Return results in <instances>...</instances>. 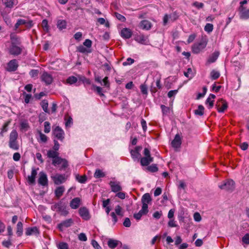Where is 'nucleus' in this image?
Here are the masks:
<instances>
[{
	"instance_id": "f257e3e1",
	"label": "nucleus",
	"mask_w": 249,
	"mask_h": 249,
	"mask_svg": "<svg viewBox=\"0 0 249 249\" xmlns=\"http://www.w3.org/2000/svg\"><path fill=\"white\" fill-rule=\"evenodd\" d=\"M144 157L141 158L140 162L142 166H145L148 165L151 162L153 161V158L151 156L149 149L145 148L143 151Z\"/></svg>"
},
{
	"instance_id": "f03ea898",
	"label": "nucleus",
	"mask_w": 249,
	"mask_h": 249,
	"mask_svg": "<svg viewBox=\"0 0 249 249\" xmlns=\"http://www.w3.org/2000/svg\"><path fill=\"white\" fill-rule=\"evenodd\" d=\"M235 182L231 179H229L219 185V187L222 190L232 191L235 187Z\"/></svg>"
},
{
	"instance_id": "7ed1b4c3",
	"label": "nucleus",
	"mask_w": 249,
	"mask_h": 249,
	"mask_svg": "<svg viewBox=\"0 0 249 249\" xmlns=\"http://www.w3.org/2000/svg\"><path fill=\"white\" fill-rule=\"evenodd\" d=\"M207 44V41L205 40H202L198 44H195L192 48L193 53L196 54L199 53L206 47Z\"/></svg>"
},
{
	"instance_id": "20e7f679",
	"label": "nucleus",
	"mask_w": 249,
	"mask_h": 249,
	"mask_svg": "<svg viewBox=\"0 0 249 249\" xmlns=\"http://www.w3.org/2000/svg\"><path fill=\"white\" fill-rule=\"evenodd\" d=\"M219 112H224L228 108L227 102L223 99H219L215 105Z\"/></svg>"
},
{
	"instance_id": "39448f33",
	"label": "nucleus",
	"mask_w": 249,
	"mask_h": 249,
	"mask_svg": "<svg viewBox=\"0 0 249 249\" xmlns=\"http://www.w3.org/2000/svg\"><path fill=\"white\" fill-rule=\"evenodd\" d=\"M38 183L40 185L46 186L48 185V180L47 176L44 172H40L39 173V178L38 179Z\"/></svg>"
},
{
	"instance_id": "423d86ee",
	"label": "nucleus",
	"mask_w": 249,
	"mask_h": 249,
	"mask_svg": "<svg viewBox=\"0 0 249 249\" xmlns=\"http://www.w3.org/2000/svg\"><path fill=\"white\" fill-rule=\"evenodd\" d=\"M41 80L42 82H44L46 85H50L53 80L52 76L48 73L44 71L41 76Z\"/></svg>"
},
{
	"instance_id": "0eeeda50",
	"label": "nucleus",
	"mask_w": 249,
	"mask_h": 249,
	"mask_svg": "<svg viewBox=\"0 0 249 249\" xmlns=\"http://www.w3.org/2000/svg\"><path fill=\"white\" fill-rule=\"evenodd\" d=\"M53 134L57 139L62 141L64 138L63 130L59 126H56L53 130Z\"/></svg>"
},
{
	"instance_id": "6e6552de",
	"label": "nucleus",
	"mask_w": 249,
	"mask_h": 249,
	"mask_svg": "<svg viewBox=\"0 0 249 249\" xmlns=\"http://www.w3.org/2000/svg\"><path fill=\"white\" fill-rule=\"evenodd\" d=\"M239 11L240 18L247 19L249 18V9H247L242 6L239 7Z\"/></svg>"
},
{
	"instance_id": "1a4fd4ad",
	"label": "nucleus",
	"mask_w": 249,
	"mask_h": 249,
	"mask_svg": "<svg viewBox=\"0 0 249 249\" xmlns=\"http://www.w3.org/2000/svg\"><path fill=\"white\" fill-rule=\"evenodd\" d=\"M73 222L72 219H67L59 224L57 226V228L59 231H62L64 228L70 227Z\"/></svg>"
},
{
	"instance_id": "9d476101",
	"label": "nucleus",
	"mask_w": 249,
	"mask_h": 249,
	"mask_svg": "<svg viewBox=\"0 0 249 249\" xmlns=\"http://www.w3.org/2000/svg\"><path fill=\"white\" fill-rule=\"evenodd\" d=\"M148 212V205L146 204H142L141 210L138 213L134 215V218H141L142 216H144Z\"/></svg>"
},
{
	"instance_id": "9b49d317",
	"label": "nucleus",
	"mask_w": 249,
	"mask_h": 249,
	"mask_svg": "<svg viewBox=\"0 0 249 249\" xmlns=\"http://www.w3.org/2000/svg\"><path fill=\"white\" fill-rule=\"evenodd\" d=\"M18 64L16 59L10 61L7 64V71H15L18 67Z\"/></svg>"
},
{
	"instance_id": "f8f14e48",
	"label": "nucleus",
	"mask_w": 249,
	"mask_h": 249,
	"mask_svg": "<svg viewBox=\"0 0 249 249\" xmlns=\"http://www.w3.org/2000/svg\"><path fill=\"white\" fill-rule=\"evenodd\" d=\"M111 191L114 193L120 192L122 190V187L119 182L116 181H110L109 183Z\"/></svg>"
},
{
	"instance_id": "ddd939ff",
	"label": "nucleus",
	"mask_w": 249,
	"mask_h": 249,
	"mask_svg": "<svg viewBox=\"0 0 249 249\" xmlns=\"http://www.w3.org/2000/svg\"><path fill=\"white\" fill-rule=\"evenodd\" d=\"M21 51V48L18 45H11L9 48L10 54L15 56L20 54Z\"/></svg>"
},
{
	"instance_id": "4468645a",
	"label": "nucleus",
	"mask_w": 249,
	"mask_h": 249,
	"mask_svg": "<svg viewBox=\"0 0 249 249\" xmlns=\"http://www.w3.org/2000/svg\"><path fill=\"white\" fill-rule=\"evenodd\" d=\"M172 146L175 148H179L181 144V138L178 134H177L171 142Z\"/></svg>"
},
{
	"instance_id": "2eb2a0df",
	"label": "nucleus",
	"mask_w": 249,
	"mask_h": 249,
	"mask_svg": "<svg viewBox=\"0 0 249 249\" xmlns=\"http://www.w3.org/2000/svg\"><path fill=\"white\" fill-rule=\"evenodd\" d=\"M39 234L38 229L36 227H29L26 229L25 234L27 236L37 235Z\"/></svg>"
},
{
	"instance_id": "dca6fc26",
	"label": "nucleus",
	"mask_w": 249,
	"mask_h": 249,
	"mask_svg": "<svg viewBox=\"0 0 249 249\" xmlns=\"http://www.w3.org/2000/svg\"><path fill=\"white\" fill-rule=\"evenodd\" d=\"M120 245V247L122 246V243L119 240L110 238L108 240L107 245L111 249H115L117 246Z\"/></svg>"
},
{
	"instance_id": "f3484780",
	"label": "nucleus",
	"mask_w": 249,
	"mask_h": 249,
	"mask_svg": "<svg viewBox=\"0 0 249 249\" xmlns=\"http://www.w3.org/2000/svg\"><path fill=\"white\" fill-rule=\"evenodd\" d=\"M152 27V23L147 20H143L139 23V27L142 30H149Z\"/></svg>"
},
{
	"instance_id": "a211bd4d",
	"label": "nucleus",
	"mask_w": 249,
	"mask_h": 249,
	"mask_svg": "<svg viewBox=\"0 0 249 249\" xmlns=\"http://www.w3.org/2000/svg\"><path fill=\"white\" fill-rule=\"evenodd\" d=\"M132 35V32L131 31L127 28H123L121 32V36L125 39L130 38Z\"/></svg>"
},
{
	"instance_id": "6ab92c4d",
	"label": "nucleus",
	"mask_w": 249,
	"mask_h": 249,
	"mask_svg": "<svg viewBox=\"0 0 249 249\" xmlns=\"http://www.w3.org/2000/svg\"><path fill=\"white\" fill-rule=\"evenodd\" d=\"M53 180L55 184L59 185L66 181V178L64 175H56L53 177Z\"/></svg>"
},
{
	"instance_id": "aec40b11",
	"label": "nucleus",
	"mask_w": 249,
	"mask_h": 249,
	"mask_svg": "<svg viewBox=\"0 0 249 249\" xmlns=\"http://www.w3.org/2000/svg\"><path fill=\"white\" fill-rule=\"evenodd\" d=\"M37 175V170L34 168L32 169L31 175L28 177V181L30 184H35V178Z\"/></svg>"
},
{
	"instance_id": "412c9836",
	"label": "nucleus",
	"mask_w": 249,
	"mask_h": 249,
	"mask_svg": "<svg viewBox=\"0 0 249 249\" xmlns=\"http://www.w3.org/2000/svg\"><path fill=\"white\" fill-rule=\"evenodd\" d=\"M81 199L79 197H75L70 202V206L72 209H76L80 206Z\"/></svg>"
},
{
	"instance_id": "4be33fe9",
	"label": "nucleus",
	"mask_w": 249,
	"mask_h": 249,
	"mask_svg": "<svg viewBox=\"0 0 249 249\" xmlns=\"http://www.w3.org/2000/svg\"><path fill=\"white\" fill-rule=\"evenodd\" d=\"M135 40L137 42L142 44H147L148 42V37L143 35H140L138 36Z\"/></svg>"
},
{
	"instance_id": "5701e85b",
	"label": "nucleus",
	"mask_w": 249,
	"mask_h": 249,
	"mask_svg": "<svg viewBox=\"0 0 249 249\" xmlns=\"http://www.w3.org/2000/svg\"><path fill=\"white\" fill-rule=\"evenodd\" d=\"M141 200L143 205L146 204L148 205V204L151 202L152 198L149 193H145L142 196Z\"/></svg>"
},
{
	"instance_id": "b1692460",
	"label": "nucleus",
	"mask_w": 249,
	"mask_h": 249,
	"mask_svg": "<svg viewBox=\"0 0 249 249\" xmlns=\"http://www.w3.org/2000/svg\"><path fill=\"white\" fill-rule=\"evenodd\" d=\"M65 191V187L63 186H60L59 187H57L55 191H54V194L56 197L58 198H60L61 197L64 192Z\"/></svg>"
},
{
	"instance_id": "393cba45",
	"label": "nucleus",
	"mask_w": 249,
	"mask_h": 249,
	"mask_svg": "<svg viewBox=\"0 0 249 249\" xmlns=\"http://www.w3.org/2000/svg\"><path fill=\"white\" fill-rule=\"evenodd\" d=\"M18 137V133L17 131L15 129L13 130L10 134L9 142H12L17 141Z\"/></svg>"
},
{
	"instance_id": "a878e982",
	"label": "nucleus",
	"mask_w": 249,
	"mask_h": 249,
	"mask_svg": "<svg viewBox=\"0 0 249 249\" xmlns=\"http://www.w3.org/2000/svg\"><path fill=\"white\" fill-rule=\"evenodd\" d=\"M76 51L82 53L88 54L91 52L90 49H88L83 45H80L76 47Z\"/></svg>"
},
{
	"instance_id": "bb28decb",
	"label": "nucleus",
	"mask_w": 249,
	"mask_h": 249,
	"mask_svg": "<svg viewBox=\"0 0 249 249\" xmlns=\"http://www.w3.org/2000/svg\"><path fill=\"white\" fill-rule=\"evenodd\" d=\"M11 40V45H19L20 44V39L14 34L10 35Z\"/></svg>"
},
{
	"instance_id": "cd10ccee",
	"label": "nucleus",
	"mask_w": 249,
	"mask_h": 249,
	"mask_svg": "<svg viewBox=\"0 0 249 249\" xmlns=\"http://www.w3.org/2000/svg\"><path fill=\"white\" fill-rule=\"evenodd\" d=\"M79 213L80 215L83 217H87L89 216V212L88 209L84 207L80 208L79 210Z\"/></svg>"
},
{
	"instance_id": "c85d7f7f",
	"label": "nucleus",
	"mask_w": 249,
	"mask_h": 249,
	"mask_svg": "<svg viewBox=\"0 0 249 249\" xmlns=\"http://www.w3.org/2000/svg\"><path fill=\"white\" fill-rule=\"evenodd\" d=\"M75 179L79 183H85L87 180V177L86 175L80 176L79 174H76Z\"/></svg>"
},
{
	"instance_id": "c756f323",
	"label": "nucleus",
	"mask_w": 249,
	"mask_h": 249,
	"mask_svg": "<svg viewBox=\"0 0 249 249\" xmlns=\"http://www.w3.org/2000/svg\"><path fill=\"white\" fill-rule=\"evenodd\" d=\"M114 211L116 215L119 216H123L124 213V210L120 205H117L114 209Z\"/></svg>"
},
{
	"instance_id": "7c9ffc66",
	"label": "nucleus",
	"mask_w": 249,
	"mask_h": 249,
	"mask_svg": "<svg viewBox=\"0 0 249 249\" xmlns=\"http://www.w3.org/2000/svg\"><path fill=\"white\" fill-rule=\"evenodd\" d=\"M204 107L200 105L198 106V108L194 110V113L196 115L202 116L204 114Z\"/></svg>"
},
{
	"instance_id": "2f4dec72",
	"label": "nucleus",
	"mask_w": 249,
	"mask_h": 249,
	"mask_svg": "<svg viewBox=\"0 0 249 249\" xmlns=\"http://www.w3.org/2000/svg\"><path fill=\"white\" fill-rule=\"evenodd\" d=\"M58 156H59V153L55 150H50L47 152V156L49 158H52L54 159Z\"/></svg>"
},
{
	"instance_id": "473e14b6",
	"label": "nucleus",
	"mask_w": 249,
	"mask_h": 249,
	"mask_svg": "<svg viewBox=\"0 0 249 249\" xmlns=\"http://www.w3.org/2000/svg\"><path fill=\"white\" fill-rule=\"evenodd\" d=\"M11 120H9L4 123V124H3V126L1 129V131L0 132V136H3V133L8 131V127L11 123Z\"/></svg>"
},
{
	"instance_id": "72a5a7b5",
	"label": "nucleus",
	"mask_w": 249,
	"mask_h": 249,
	"mask_svg": "<svg viewBox=\"0 0 249 249\" xmlns=\"http://www.w3.org/2000/svg\"><path fill=\"white\" fill-rule=\"evenodd\" d=\"M23 232V225L22 222H18L17 225V234L18 236H20Z\"/></svg>"
},
{
	"instance_id": "f704fd0d",
	"label": "nucleus",
	"mask_w": 249,
	"mask_h": 249,
	"mask_svg": "<svg viewBox=\"0 0 249 249\" xmlns=\"http://www.w3.org/2000/svg\"><path fill=\"white\" fill-rule=\"evenodd\" d=\"M106 176L105 174L100 169H96L94 174V177L96 178H104Z\"/></svg>"
},
{
	"instance_id": "c9c22d12",
	"label": "nucleus",
	"mask_w": 249,
	"mask_h": 249,
	"mask_svg": "<svg viewBox=\"0 0 249 249\" xmlns=\"http://www.w3.org/2000/svg\"><path fill=\"white\" fill-rule=\"evenodd\" d=\"M219 55V53L218 52H214L212 55L209 57L208 59V61L210 63H213L217 59L218 56Z\"/></svg>"
},
{
	"instance_id": "e433bc0d",
	"label": "nucleus",
	"mask_w": 249,
	"mask_h": 249,
	"mask_svg": "<svg viewBox=\"0 0 249 249\" xmlns=\"http://www.w3.org/2000/svg\"><path fill=\"white\" fill-rule=\"evenodd\" d=\"M57 27L60 30L65 29L66 28V22L64 20H58Z\"/></svg>"
},
{
	"instance_id": "4c0bfd02",
	"label": "nucleus",
	"mask_w": 249,
	"mask_h": 249,
	"mask_svg": "<svg viewBox=\"0 0 249 249\" xmlns=\"http://www.w3.org/2000/svg\"><path fill=\"white\" fill-rule=\"evenodd\" d=\"M64 160L65 159H62L58 156L56 158L53 160L52 164L54 166L61 164Z\"/></svg>"
},
{
	"instance_id": "58836bf2",
	"label": "nucleus",
	"mask_w": 249,
	"mask_h": 249,
	"mask_svg": "<svg viewBox=\"0 0 249 249\" xmlns=\"http://www.w3.org/2000/svg\"><path fill=\"white\" fill-rule=\"evenodd\" d=\"M9 146L11 149L14 150H18L19 148L18 141L12 142H9Z\"/></svg>"
},
{
	"instance_id": "ea45409f",
	"label": "nucleus",
	"mask_w": 249,
	"mask_h": 249,
	"mask_svg": "<svg viewBox=\"0 0 249 249\" xmlns=\"http://www.w3.org/2000/svg\"><path fill=\"white\" fill-rule=\"evenodd\" d=\"M41 105L42 109L44 111V112L49 114L50 112H49V111L48 110V101L47 100H43L41 102Z\"/></svg>"
},
{
	"instance_id": "a19ab883",
	"label": "nucleus",
	"mask_w": 249,
	"mask_h": 249,
	"mask_svg": "<svg viewBox=\"0 0 249 249\" xmlns=\"http://www.w3.org/2000/svg\"><path fill=\"white\" fill-rule=\"evenodd\" d=\"M147 169L150 172L155 173L158 171V167H157V164H152V165L148 166L147 167Z\"/></svg>"
},
{
	"instance_id": "79ce46f5",
	"label": "nucleus",
	"mask_w": 249,
	"mask_h": 249,
	"mask_svg": "<svg viewBox=\"0 0 249 249\" xmlns=\"http://www.w3.org/2000/svg\"><path fill=\"white\" fill-rule=\"evenodd\" d=\"M211 77L212 80H216L218 79L220 76V73L217 71H215V70H213L211 72Z\"/></svg>"
},
{
	"instance_id": "37998d69",
	"label": "nucleus",
	"mask_w": 249,
	"mask_h": 249,
	"mask_svg": "<svg viewBox=\"0 0 249 249\" xmlns=\"http://www.w3.org/2000/svg\"><path fill=\"white\" fill-rule=\"evenodd\" d=\"M130 154H131L132 158L134 160L139 159L141 157V155L140 153L135 152L133 150H131L130 151Z\"/></svg>"
},
{
	"instance_id": "c03bdc74",
	"label": "nucleus",
	"mask_w": 249,
	"mask_h": 249,
	"mask_svg": "<svg viewBox=\"0 0 249 249\" xmlns=\"http://www.w3.org/2000/svg\"><path fill=\"white\" fill-rule=\"evenodd\" d=\"M3 2L5 7L9 8H12L14 4V0H4Z\"/></svg>"
},
{
	"instance_id": "a18cd8bd",
	"label": "nucleus",
	"mask_w": 249,
	"mask_h": 249,
	"mask_svg": "<svg viewBox=\"0 0 249 249\" xmlns=\"http://www.w3.org/2000/svg\"><path fill=\"white\" fill-rule=\"evenodd\" d=\"M77 81V78L74 76H70L67 79V83L70 85L74 84L76 83Z\"/></svg>"
},
{
	"instance_id": "49530a36",
	"label": "nucleus",
	"mask_w": 249,
	"mask_h": 249,
	"mask_svg": "<svg viewBox=\"0 0 249 249\" xmlns=\"http://www.w3.org/2000/svg\"><path fill=\"white\" fill-rule=\"evenodd\" d=\"M26 24V20L23 19H19L15 25V30L17 29L21 25H25Z\"/></svg>"
},
{
	"instance_id": "de8ad7c7",
	"label": "nucleus",
	"mask_w": 249,
	"mask_h": 249,
	"mask_svg": "<svg viewBox=\"0 0 249 249\" xmlns=\"http://www.w3.org/2000/svg\"><path fill=\"white\" fill-rule=\"evenodd\" d=\"M213 26L212 24L211 23H207L204 27V30L208 33L212 32L213 30Z\"/></svg>"
},
{
	"instance_id": "09e8293b",
	"label": "nucleus",
	"mask_w": 249,
	"mask_h": 249,
	"mask_svg": "<svg viewBox=\"0 0 249 249\" xmlns=\"http://www.w3.org/2000/svg\"><path fill=\"white\" fill-rule=\"evenodd\" d=\"M160 107L163 115H166L169 112L170 109L169 107H166L163 105H161Z\"/></svg>"
},
{
	"instance_id": "8fccbe9b",
	"label": "nucleus",
	"mask_w": 249,
	"mask_h": 249,
	"mask_svg": "<svg viewBox=\"0 0 249 249\" xmlns=\"http://www.w3.org/2000/svg\"><path fill=\"white\" fill-rule=\"evenodd\" d=\"M51 130V126L50 123L49 122H45L44 123V132L46 133H48L50 132Z\"/></svg>"
},
{
	"instance_id": "3c124183",
	"label": "nucleus",
	"mask_w": 249,
	"mask_h": 249,
	"mask_svg": "<svg viewBox=\"0 0 249 249\" xmlns=\"http://www.w3.org/2000/svg\"><path fill=\"white\" fill-rule=\"evenodd\" d=\"M114 15L116 18L121 21L124 22L126 20L124 16L121 15L120 14L117 12H115Z\"/></svg>"
},
{
	"instance_id": "603ef678",
	"label": "nucleus",
	"mask_w": 249,
	"mask_h": 249,
	"mask_svg": "<svg viewBox=\"0 0 249 249\" xmlns=\"http://www.w3.org/2000/svg\"><path fill=\"white\" fill-rule=\"evenodd\" d=\"M83 45L86 46L88 49H90L92 45V41L89 39H87L83 42Z\"/></svg>"
},
{
	"instance_id": "864d4df0",
	"label": "nucleus",
	"mask_w": 249,
	"mask_h": 249,
	"mask_svg": "<svg viewBox=\"0 0 249 249\" xmlns=\"http://www.w3.org/2000/svg\"><path fill=\"white\" fill-rule=\"evenodd\" d=\"M58 249H68V245L66 243L60 242L57 246Z\"/></svg>"
},
{
	"instance_id": "5fc2aeb1",
	"label": "nucleus",
	"mask_w": 249,
	"mask_h": 249,
	"mask_svg": "<svg viewBox=\"0 0 249 249\" xmlns=\"http://www.w3.org/2000/svg\"><path fill=\"white\" fill-rule=\"evenodd\" d=\"M242 242L246 244H249V233H246L242 238Z\"/></svg>"
},
{
	"instance_id": "6e6d98bb",
	"label": "nucleus",
	"mask_w": 249,
	"mask_h": 249,
	"mask_svg": "<svg viewBox=\"0 0 249 249\" xmlns=\"http://www.w3.org/2000/svg\"><path fill=\"white\" fill-rule=\"evenodd\" d=\"M79 80L82 81L84 84H86L87 85H89L90 84V80L85 76H80Z\"/></svg>"
},
{
	"instance_id": "4d7b16f0",
	"label": "nucleus",
	"mask_w": 249,
	"mask_h": 249,
	"mask_svg": "<svg viewBox=\"0 0 249 249\" xmlns=\"http://www.w3.org/2000/svg\"><path fill=\"white\" fill-rule=\"evenodd\" d=\"M140 89L141 90L142 93L143 94H147V86L144 85L142 84L140 86Z\"/></svg>"
},
{
	"instance_id": "13d9d810",
	"label": "nucleus",
	"mask_w": 249,
	"mask_h": 249,
	"mask_svg": "<svg viewBox=\"0 0 249 249\" xmlns=\"http://www.w3.org/2000/svg\"><path fill=\"white\" fill-rule=\"evenodd\" d=\"M42 26L45 31H48L49 29V26L48 25V21L45 19L42 20Z\"/></svg>"
},
{
	"instance_id": "bf43d9fd",
	"label": "nucleus",
	"mask_w": 249,
	"mask_h": 249,
	"mask_svg": "<svg viewBox=\"0 0 249 249\" xmlns=\"http://www.w3.org/2000/svg\"><path fill=\"white\" fill-rule=\"evenodd\" d=\"M38 74V71L37 70H32L29 74L31 77H36Z\"/></svg>"
},
{
	"instance_id": "052dcab7",
	"label": "nucleus",
	"mask_w": 249,
	"mask_h": 249,
	"mask_svg": "<svg viewBox=\"0 0 249 249\" xmlns=\"http://www.w3.org/2000/svg\"><path fill=\"white\" fill-rule=\"evenodd\" d=\"M23 95H25L24 102L26 104H28L30 102V100L32 98V95L30 94H27L26 92L23 93Z\"/></svg>"
},
{
	"instance_id": "680f3d73",
	"label": "nucleus",
	"mask_w": 249,
	"mask_h": 249,
	"mask_svg": "<svg viewBox=\"0 0 249 249\" xmlns=\"http://www.w3.org/2000/svg\"><path fill=\"white\" fill-rule=\"evenodd\" d=\"M102 83L103 85L105 86V87L108 88L109 87V83L108 80V77L107 76H106L102 80Z\"/></svg>"
},
{
	"instance_id": "e2e57ef3",
	"label": "nucleus",
	"mask_w": 249,
	"mask_h": 249,
	"mask_svg": "<svg viewBox=\"0 0 249 249\" xmlns=\"http://www.w3.org/2000/svg\"><path fill=\"white\" fill-rule=\"evenodd\" d=\"M192 70L191 68H189L187 69V71H184V75L188 78H191L192 77Z\"/></svg>"
},
{
	"instance_id": "0e129e2a",
	"label": "nucleus",
	"mask_w": 249,
	"mask_h": 249,
	"mask_svg": "<svg viewBox=\"0 0 249 249\" xmlns=\"http://www.w3.org/2000/svg\"><path fill=\"white\" fill-rule=\"evenodd\" d=\"M72 124V119L71 117H68V119H66L65 125L66 127L71 126Z\"/></svg>"
},
{
	"instance_id": "69168bd1",
	"label": "nucleus",
	"mask_w": 249,
	"mask_h": 249,
	"mask_svg": "<svg viewBox=\"0 0 249 249\" xmlns=\"http://www.w3.org/2000/svg\"><path fill=\"white\" fill-rule=\"evenodd\" d=\"M134 62V60L133 59H132L131 58H128L126 60V61L124 62L123 63V66H127L128 65L132 64Z\"/></svg>"
},
{
	"instance_id": "338daca9",
	"label": "nucleus",
	"mask_w": 249,
	"mask_h": 249,
	"mask_svg": "<svg viewBox=\"0 0 249 249\" xmlns=\"http://www.w3.org/2000/svg\"><path fill=\"white\" fill-rule=\"evenodd\" d=\"M39 136L41 142H46L47 141V137L41 132H39Z\"/></svg>"
},
{
	"instance_id": "774afa93",
	"label": "nucleus",
	"mask_w": 249,
	"mask_h": 249,
	"mask_svg": "<svg viewBox=\"0 0 249 249\" xmlns=\"http://www.w3.org/2000/svg\"><path fill=\"white\" fill-rule=\"evenodd\" d=\"M91 244L95 249H102V248L100 246L98 242L95 240L91 241Z\"/></svg>"
}]
</instances>
